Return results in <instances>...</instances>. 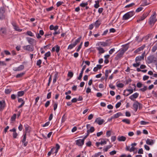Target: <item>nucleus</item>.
Here are the masks:
<instances>
[{
  "label": "nucleus",
  "instance_id": "nucleus-51",
  "mask_svg": "<svg viewBox=\"0 0 157 157\" xmlns=\"http://www.w3.org/2000/svg\"><path fill=\"white\" fill-rule=\"evenodd\" d=\"M83 73V71H81V72L79 74V76L78 77V80H80L81 79Z\"/></svg>",
  "mask_w": 157,
  "mask_h": 157
},
{
  "label": "nucleus",
  "instance_id": "nucleus-50",
  "mask_svg": "<svg viewBox=\"0 0 157 157\" xmlns=\"http://www.w3.org/2000/svg\"><path fill=\"white\" fill-rule=\"evenodd\" d=\"M143 8L141 7H140L137 8L136 10V12H139L141 10H142L143 9Z\"/></svg>",
  "mask_w": 157,
  "mask_h": 157
},
{
  "label": "nucleus",
  "instance_id": "nucleus-5",
  "mask_svg": "<svg viewBox=\"0 0 157 157\" xmlns=\"http://www.w3.org/2000/svg\"><path fill=\"white\" fill-rule=\"evenodd\" d=\"M23 48L25 50L29 52H33L34 49L33 47L29 45L23 46Z\"/></svg>",
  "mask_w": 157,
  "mask_h": 157
},
{
  "label": "nucleus",
  "instance_id": "nucleus-28",
  "mask_svg": "<svg viewBox=\"0 0 157 157\" xmlns=\"http://www.w3.org/2000/svg\"><path fill=\"white\" fill-rule=\"evenodd\" d=\"M58 76L59 75L58 73L57 72H56V73H55L54 75V78L53 79V83H54L56 82L57 79L58 77Z\"/></svg>",
  "mask_w": 157,
  "mask_h": 157
},
{
  "label": "nucleus",
  "instance_id": "nucleus-46",
  "mask_svg": "<svg viewBox=\"0 0 157 157\" xmlns=\"http://www.w3.org/2000/svg\"><path fill=\"white\" fill-rule=\"evenodd\" d=\"M147 86H144V87L140 89L139 90L140 91H141L142 92H144L147 90Z\"/></svg>",
  "mask_w": 157,
  "mask_h": 157
},
{
  "label": "nucleus",
  "instance_id": "nucleus-16",
  "mask_svg": "<svg viewBox=\"0 0 157 157\" xmlns=\"http://www.w3.org/2000/svg\"><path fill=\"white\" fill-rule=\"evenodd\" d=\"M59 50L60 47L58 45H56L52 48L51 51L52 52H53L56 51L58 53L59 52Z\"/></svg>",
  "mask_w": 157,
  "mask_h": 157
},
{
  "label": "nucleus",
  "instance_id": "nucleus-35",
  "mask_svg": "<svg viewBox=\"0 0 157 157\" xmlns=\"http://www.w3.org/2000/svg\"><path fill=\"white\" fill-rule=\"evenodd\" d=\"M95 2V4L94 5V7L95 8H98L99 7V2L98 0L96 1Z\"/></svg>",
  "mask_w": 157,
  "mask_h": 157
},
{
  "label": "nucleus",
  "instance_id": "nucleus-36",
  "mask_svg": "<svg viewBox=\"0 0 157 157\" xmlns=\"http://www.w3.org/2000/svg\"><path fill=\"white\" fill-rule=\"evenodd\" d=\"M149 4V3L147 2L146 0H143L142 1V3L141 5L142 6H145Z\"/></svg>",
  "mask_w": 157,
  "mask_h": 157
},
{
  "label": "nucleus",
  "instance_id": "nucleus-54",
  "mask_svg": "<svg viewBox=\"0 0 157 157\" xmlns=\"http://www.w3.org/2000/svg\"><path fill=\"white\" fill-rule=\"evenodd\" d=\"M116 153L117 151L115 150H114L113 151H112L110 152L109 154L110 155H112L116 154Z\"/></svg>",
  "mask_w": 157,
  "mask_h": 157
},
{
  "label": "nucleus",
  "instance_id": "nucleus-58",
  "mask_svg": "<svg viewBox=\"0 0 157 157\" xmlns=\"http://www.w3.org/2000/svg\"><path fill=\"white\" fill-rule=\"evenodd\" d=\"M24 74V73H22L20 74H18L16 75V77L17 78H20Z\"/></svg>",
  "mask_w": 157,
  "mask_h": 157
},
{
  "label": "nucleus",
  "instance_id": "nucleus-59",
  "mask_svg": "<svg viewBox=\"0 0 157 157\" xmlns=\"http://www.w3.org/2000/svg\"><path fill=\"white\" fill-rule=\"evenodd\" d=\"M82 42L80 43V44L79 45L78 47V48H77V49L76 50L77 52H79V51L80 50V49L82 48Z\"/></svg>",
  "mask_w": 157,
  "mask_h": 157
},
{
  "label": "nucleus",
  "instance_id": "nucleus-4",
  "mask_svg": "<svg viewBox=\"0 0 157 157\" xmlns=\"http://www.w3.org/2000/svg\"><path fill=\"white\" fill-rule=\"evenodd\" d=\"M133 107L134 111L136 112L137 110L138 107L139 109L142 108V105L137 101H136L133 104Z\"/></svg>",
  "mask_w": 157,
  "mask_h": 157
},
{
  "label": "nucleus",
  "instance_id": "nucleus-42",
  "mask_svg": "<svg viewBox=\"0 0 157 157\" xmlns=\"http://www.w3.org/2000/svg\"><path fill=\"white\" fill-rule=\"evenodd\" d=\"M101 145H103L106 144L107 143L106 141L104 139H102L101 140L100 142Z\"/></svg>",
  "mask_w": 157,
  "mask_h": 157
},
{
  "label": "nucleus",
  "instance_id": "nucleus-38",
  "mask_svg": "<svg viewBox=\"0 0 157 157\" xmlns=\"http://www.w3.org/2000/svg\"><path fill=\"white\" fill-rule=\"evenodd\" d=\"M157 49V43L153 46L152 49V52H155Z\"/></svg>",
  "mask_w": 157,
  "mask_h": 157
},
{
  "label": "nucleus",
  "instance_id": "nucleus-39",
  "mask_svg": "<svg viewBox=\"0 0 157 157\" xmlns=\"http://www.w3.org/2000/svg\"><path fill=\"white\" fill-rule=\"evenodd\" d=\"M111 70H106L105 71V76L106 78H107L109 73L111 72Z\"/></svg>",
  "mask_w": 157,
  "mask_h": 157
},
{
  "label": "nucleus",
  "instance_id": "nucleus-10",
  "mask_svg": "<svg viewBox=\"0 0 157 157\" xmlns=\"http://www.w3.org/2000/svg\"><path fill=\"white\" fill-rule=\"evenodd\" d=\"M124 53V51H122L120 50L119 51V52L117 54L115 57V60H118L121 59Z\"/></svg>",
  "mask_w": 157,
  "mask_h": 157
},
{
  "label": "nucleus",
  "instance_id": "nucleus-7",
  "mask_svg": "<svg viewBox=\"0 0 157 157\" xmlns=\"http://www.w3.org/2000/svg\"><path fill=\"white\" fill-rule=\"evenodd\" d=\"M149 13L148 12L144 13L143 15L137 20V21L139 22L140 21H143L147 16Z\"/></svg>",
  "mask_w": 157,
  "mask_h": 157
},
{
  "label": "nucleus",
  "instance_id": "nucleus-31",
  "mask_svg": "<svg viewBox=\"0 0 157 157\" xmlns=\"http://www.w3.org/2000/svg\"><path fill=\"white\" fill-rule=\"evenodd\" d=\"M121 116H122V114L120 112H118L114 114L113 116L114 118H116Z\"/></svg>",
  "mask_w": 157,
  "mask_h": 157
},
{
  "label": "nucleus",
  "instance_id": "nucleus-23",
  "mask_svg": "<svg viewBox=\"0 0 157 157\" xmlns=\"http://www.w3.org/2000/svg\"><path fill=\"white\" fill-rule=\"evenodd\" d=\"M101 23V21L100 20H97L94 24V26L96 28H98Z\"/></svg>",
  "mask_w": 157,
  "mask_h": 157
},
{
  "label": "nucleus",
  "instance_id": "nucleus-30",
  "mask_svg": "<svg viewBox=\"0 0 157 157\" xmlns=\"http://www.w3.org/2000/svg\"><path fill=\"white\" fill-rule=\"evenodd\" d=\"M94 127L92 126L90 127V128L87 130V133L88 134H89L90 133L93 132L94 131Z\"/></svg>",
  "mask_w": 157,
  "mask_h": 157
},
{
  "label": "nucleus",
  "instance_id": "nucleus-14",
  "mask_svg": "<svg viewBox=\"0 0 157 157\" xmlns=\"http://www.w3.org/2000/svg\"><path fill=\"white\" fill-rule=\"evenodd\" d=\"M12 25L14 29L18 32H21L22 31V29H20L19 27L16 25V24L13 22L12 23Z\"/></svg>",
  "mask_w": 157,
  "mask_h": 157
},
{
  "label": "nucleus",
  "instance_id": "nucleus-33",
  "mask_svg": "<svg viewBox=\"0 0 157 157\" xmlns=\"http://www.w3.org/2000/svg\"><path fill=\"white\" fill-rule=\"evenodd\" d=\"M51 55V52L50 51H48L45 53L44 54V59L45 60H46L47 58L50 56Z\"/></svg>",
  "mask_w": 157,
  "mask_h": 157
},
{
  "label": "nucleus",
  "instance_id": "nucleus-44",
  "mask_svg": "<svg viewBox=\"0 0 157 157\" xmlns=\"http://www.w3.org/2000/svg\"><path fill=\"white\" fill-rule=\"evenodd\" d=\"M88 3L87 2H85V3H82L80 4V6L82 7H84L85 6H87L88 5Z\"/></svg>",
  "mask_w": 157,
  "mask_h": 157
},
{
  "label": "nucleus",
  "instance_id": "nucleus-43",
  "mask_svg": "<svg viewBox=\"0 0 157 157\" xmlns=\"http://www.w3.org/2000/svg\"><path fill=\"white\" fill-rule=\"evenodd\" d=\"M122 121L125 123L127 124H129L130 123V121L129 120L127 119H124L122 120Z\"/></svg>",
  "mask_w": 157,
  "mask_h": 157
},
{
  "label": "nucleus",
  "instance_id": "nucleus-8",
  "mask_svg": "<svg viewBox=\"0 0 157 157\" xmlns=\"http://www.w3.org/2000/svg\"><path fill=\"white\" fill-rule=\"evenodd\" d=\"M139 95V93L137 92H136L130 96L129 97V98L131 100L134 101L138 97Z\"/></svg>",
  "mask_w": 157,
  "mask_h": 157
},
{
  "label": "nucleus",
  "instance_id": "nucleus-64",
  "mask_svg": "<svg viewBox=\"0 0 157 157\" xmlns=\"http://www.w3.org/2000/svg\"><path fill=\"white\" fill-rule=\"evenodd\" d=\"M115 50L114 48L111 49L109 51V53L110 55L112 54L115 51Z\"/></svg>",
  "mask_w": 157,
  "mask_h": 157
},
{
  "label": "nucleus",
  "instance_id": "nucleus-13",
  "mask_svg": "<svg viewBox=\"0 0 157 157\" xmlns=\"http://www.w3.org/2000/svg\"><path fill=\"white\" fill-rule=\"evenodd\" d=\"M104 120L101 119L100 117H98L95 119V122L97 123L99 125H101L104 122Z\"/></svg>",
  "mask_w": 157,
  "mask_h": 157
},
{
  "label": "nucleus",
  "instance_id": "nucleus-56",
  "mask_svg": "<svg viewBox=\"0 0 157 157\" xmlns=\"http://www.w3.org/2000/svg\"><path fill=\"white\" fill-rule=\"evenodd\" d=\"M42 63V61L41 59H39L38 60H37L36 62V65L37 66H40V65Z\"/></svg>",
  "mask_w": 157,
  "mask_h": 157
},
{
  "label": "nucleus",
  "instance_id": "nucleus-1",
  "mask_svg": "<svg viewBox=\"0 0 157 157\" xmlns=\"http://www.w3.org/2000/svg\"><path fill=\"white\" fill-rule=\"evenodd\" d=\"M137 144L135 143H132L130 146H126L125 147V150L127 151H129L130 152L134 151L136 150L137 149L135 147L136 145Z\"/></svg>",
  "mask_w": 157,
  "mask_h": 157
},
{
  "label": "nucleus",
  "instance_id": "nucleus-52",
  "mask_svg": "<svg viewBox=\"0 0 157 157\" xmlns=\"http://www.w3.org/2000/svg\"><path fill=\"white\" fill-rule=\"evenodd\" d=\"M63 2L61 1H59L57 2L56 3V5L57 7H59L60 5H62L63 4Z\"/></svg>",
  "mask_w": 157,
  "mask_h": 157
},
{
  "label": "nucleus",
  "instance_id": "nucleus-11",
  "mask_svg": "<svg viewBox=\"0 0 157 157\" xmlns=\"http://www.w3.org/2000/svg\"><path fill=\"white\" fill-rule=\"evenodd\" d=\"M108 45V43L107 42L100 41L98 42L96 44V46H100L101 47H105Z\"/></svg>",
  "mask_w": 157,
  "mask_h": 157
},
{
  "label": "nucleus",
  "instance_id": "nucleus-48",
  "mask_svg": "<svg viewBox=\"0 0 157 157\" xmlns=\"http://www.w3.org/2000/svg\"><path fill=\"white\" fill-rule=\"evenodd\" d=\"M16 114H14L12 116L11 118V119L12 121H15L16 118Z\"/></svg>",
  "mask_w": 157,
  "mask_h": 157
},
{
  "label": "nucleus",
  "instance_id": "nucleus-6",
  "mask_svg": "<svg viewBox=\"0 0 157 157\" xmlns=\"http://www.w3.org/2000/svg\"><path fill=\"white\" fill-rule=\"evenodd\" d=\"M96 48L98 51V54L100 55L104 53L105 51L104 48L100 46H96Z\"/></svg>",
  "mask_w": 157,
  "mask_h": 157
},
{
  "label": "nucleus",
  "instance_id": "nucleus-60",
  "mask_svg": "<svg viewBox=\"0 0 157 157\" xmlns=\"http://www.w3.org/2000/svg\"><path fill=\"white\" fill-rule=\"evenodd\" d=\"M136 63H133V66L134 67H137L139 66L140 65V62H136Z\"/></svg>",
  "mask_w": 157,
  "mask_h": 157
},
{
  "label": "nucleus",
  "instance_id": "nucleus-15",
  "mask_svg": "<svg viewBox=\"0 0 157 157\" xmlns=\"http://www.w3.org/2000/svg\"><path fill=\"white\" fill-rule=\"evenodd\" d=\"M76 144L79 146H82L84 144V140L78 139L76 141Z\"/></svg>",
  "mask_w": 157,
  "mask_h": 157
},
{
  "label": "nucleus",
  "instance_id": "nucleus-61",
  "mask_svg": "<svg viewBox=\"0 0 157 157\" xmlns=\"http://www.w3.org/2000/svg\"><path fill=\"white\" fill-rule=\"evenodd\" d=\"M11 90L10 89H6L5 90V94H9L11 92Z\"/></svg>",
  "mask_w": 157,
  "mask_h": 157
},
{
  "label": "nucleus",
  "instance_id": "nucleus-20",
  "mask_svg": "<svg viewBox=\"0 0 157 157\" xmlns=\"http://www.w3.org/2000/svg\"><path fill=\"white\" fill-rule=\"evenodd\" d=\"M10 132H13V137L14 138H17V137L18 136V134L16 132V129L14 128H12V129H10Z\"/></svg>",
  "mask_w": 157,
  "mask_h": 157
},
{
  "label": "nucleus",
  "instance_id": "nucleus-3",
  "mask_svg": "<svg viewBox=\"0 0 157 157\" xmlns=\"http://www.w3.org/2000/svg\"><path fill=\"white\" fill-rule=\"evenodd\" d=\"M157 19L155 13H154L150 17L149 19V23L151 25H153L156 21Z\"/></svg>",
  "mask_w": 157,
  "mask_h": 157
},
{
  "label": "nucleus",
  "instance_id": "nucleus-27",
  "mask_svg": "<svg viewBox=\"0 0 157 157\" xmlns=\"http://www.w3.org/2000/svg\"><path fill=\"white\" fill-rule=\"evenodd\" d=\"M25 34L26 35L29 36L31 37H34V34L30 31H27L25 33Z\"/></svg>",
  "mask_w": 157,
  "mask_h": 157
},
{
  "label": "nucleus",
  "instance_id": "nucleus-17",
  "mask_svg": "<svg viewBox=\"0 0 157 157\" xmlns=\"http://www.w3.org/2000/svg\"><path fill=\"white\" fill-rule=\"evenodd\" d=\"M26 39L28 43L30 44H32L34 43H36V41L33 38L28 37L26 38Z\"/></svg>",
  "mask_w": 157,
  "mask_h": 157
},
{
  "label": "nucleus",
  "instance_id": "nucleus-49",
  "mask_svg": "<svg viewBox=\"0 0 157 157\" xmlns=\"http://www.w3.org/2000/svg\"><path fill=\"white\" fill-rule=\"evenodd\" d=\"M135 5V4L134 3H132L130 4H129L128 5L126 6L125 7V8H129L130 7H132V6Z\"/></svg>",
  "mask_w": 157,
  "mask_h": 157
},
{
  "label": "nucleus",
  "instance_id": "nucleus-55",
  "mask_svg": "<svg viewBox=\"0 0 157 157\" xmlns=\"http://www.w3.org/2000/svg\"><path fill=\"white\" fill-rule=\"evenodd\" d=\"M24 127L25 128L26 132H27L28 131L29 126L27 124L24 125Z\"/></svg>",
  "mask_w": 157,
  "mask_h": 157
},
{
  "label": "nucleus",
  "instance_id": "nucleus-53",
  "mask_svg": "<svg viewBox=\"0 0 157 157\" xmlns=\"http://www.w3.org/2000/svg\"><path fill=\"white\" fill-rule=\"evenodd\" d=\"M117 86L118 87L122 88L124 86V84L122 83L117 84Z\"/></svg>",
  "mask_w": 157,
  "mask_h": 157
},
{
  "label": "nucleus",
  "instance_id": "nucleus-40",
  "mask_svg": "<svg viewBox=\"0 0 157 157\" xmlns=\"http://www.w3.org/2000/svg\"><path fill=\"white\" fill-rule=\"evenodd\" d=\"M55 149V148L54 147H53L52 148L51 151L48 152V156H50L52 153L53 154L54 150Z\"/></svg>",
  "mask_w": 157,
  "mask_h": 157
},
{
  "label": "nucleus",
  "instance_id": "nucleus-37",
  "mask_svg": "<svg viewBox=\"0 0 157 157\" xmlns=\"http://www.w3.org/2000/svg\"><path fill=\"white\" fill-rule=\"evenodd\" d=\"M81 38L82 37L81 36H80L79 37H78L76 40L73 43V44L76 46L77 44L80 42V40H81Z\"/></svg>",
  "mask_w": 157,
  "mask_h": 157
},
{
  "label": "nucleus",
  "instance_id": "nucleus-41",
  "mask_svg": "<svg viewBox=\"0 0 157 157\" xmlns=\"http://www.w3.org/2000/svg\"><path fill=\"white\" fill-rule=\"evenodd\" d=\"M24 94V92L23 91H19L17 92V96L18 97L22 96Z\"/></svg>",
  "mask_w": 157,
  "mask_h": 157
},
{
  "label": "nucleus",
  "instance_id": "nucleus-24",
  "mask_svg": "<svg viewBox=\"0 0 157 157\" xmlns=\"http://www.w3.org/2000/svg\"><path fill=\"white\" fill-rule=\"evenodd\" d=\"M145 47V46L144 45H142L141 47L138 48L136 50L134 51V52L137 53L141 51H142L144 48Z\"/></svg>",
  "mask_w": 157,
  "mask_h": 157
},
{
  "label": "nucleus",
  "instance_id": "nucleus-57",
  "mask_svg": "<svg viewBox=\"0 0 157 157\" xmlns=\"http://www.w3.org/2000/svg\"><path fill=\"white\" fill-rule=\"evenodd\" d=\"M67 75L68 77L71 78L73 76V73L72 72H69L68 73Z\"/></svg>",
  "mask_w": 157,
  "mask_h": 157
},
{
  "label": "nucleus",
  "instance_id": "nucleus-2",
  "mask_svg": "<svg viewBox=\"0 0 157 157\" xmlns=\"http://www.w3.org/2000/svg\"><path fill=\"white\" fill-rule=\"evenodd\" d=\"M134 14L135 13L133 11L128 12L123 16L122 19L124 20H128L132 17L134 15Z\"/></svg>",
  "mask_w": 157,
  "mask_h": 157
},
{
  "label": "nucleus",
  "instance_id": "nucleus-25",
  "mask_svg": "<svg viewBox=\"0 0 157 157\" xmlns=\"http://www.w3.org/2000/svg\"><path fill=\"white\" fill-rule=\"evenodd\" d=\"M4 10H0V19H3L5 18V16L4 15Z\"/></svg>",
  "mask_w": 157,
  "mask_h": 157
},
{
  "label": "nucleus",
  "instance_id": "nucleus-34",
  "mask_svg": "<svg viewBox=\"0 0 157 157\" xmlns=\"http://www.w3.org/2000/svg\"><path fill=\"white\" fill-rule=\"evenodd\" d=\"M123 48L121 50L122 51H123L124 52H124L128 50V45L126 44L125 45H123Z\"/></svg>",
  "mask_w": 157,
  "mask_h": 157
},
{
  "label": "nucleus",
  "instance_id": "nucleus-21",
  "mask_svg": "<svg viewBox=\"0 0 157 157\" xmlns=\"http://www.w3.org/2000/svg\"><path fill=\"white\" fill-rule=\"evenodd\" d=\"M117 139L119 141H124L126 138L124 136H118Z\"/></svg>",
  "mask_w": 157,
  "mask_h": 157
},
{
  "label": "nucleus",
  "instance_id": "nucleus-12",
  "mask_svg": "<svg viewBox=\"0 0 157 157\" xmlns=\"http://www.w3.org/2000/svg\"><path fill=\"white\" fill-rule=\"evenodd\" d=\"M155 142V140L147 138L146 141V143L147 145L152 146L153 145Z\"/></svg>",
  "mask_w": 157,
  "mask_h": 157
},
{
  "label": "nucleus",
  "instance_id": "nucleus-63",
  "mask_svg": "<svg viewBox=\"0 0 157 157\" xmlns=\"http://www.w3.org/2000/svg\"><path fill=\"white\" fill-rule=\"evenodd\" d=\"M111 134V131H107L106 133V135L107 137H109Z\"/></svg>",
  "mask_w": 157,
  "mask_h": 157
},
{
  "label": "nucleus",
  "instance_id": "nucleus-26",
  "mask_svg": "<svg viewBox=\"0 0 157 157\" xmlns=\"http://www.w3.org/2000/svg\"><path fill=\"white\" fill-rule=\"evenodd\" d=\"M144 59V56L142 55L141 56H139L136 57L135 59V61L136 62H137L138 61H141L143 59Z\"/></svg>",
  "mask_w": 157,
  "mask_h": 157
},
{
  "label": "nucleus",
  "instance_id": "nucleus-29",
  "mask_svg": "<svg viewBox=\"0 0 157 157\" xmlns=\"http://www.w3.org/2000/svg\"><path fill=\"white\" fill-rule=\"evenodd\" d=\"M101 68V65H97V66L94 67L93 69V71L94 72H96L98 70L100 69Z\"/></svg>",
  "mask_w": 157,
  "mask_h": 157
},
{
  "label": "nucleus",
  "instance_id": "nucleus-32",
  "mask_svg": "<svg viewBox=\"0 0 157 157\" xmlns=\"http://www.w3.org/2000/svg\"><path fill=\"white\" fill-rule=\"evenodd\" d=\"M112 147V145H109L106 146V147H104L103 149V151L104 152L107 151L108 150Z\"/></svg>",
  "mask_w": 157,
  "mask_h": 157
},
{
  "label": "nucleus",
  "instance_id": "nucleus-18",
  "mask_svg": "<svg viewBox=\"0 0 157 157\" xmlns=\"http://www.w3.org/2000/svg\"><path fill=\"white\" fill-rule=\"evenodd\" d=\"M6 106V103L4 101H0V110L2 111Z\"/></svg>",
  "mask_w": 157,
  "mask_h": 157
},
{
  "label": "nucleus",
  "instance_id": "nucleus-9",
  "mask_svg": "<svg viewBox=\"0 0 157 157\" xmlns=\"http://www.w3.org/2000/svg\"><path fill=\"white\" fill-rule=\"evenodd\" d=\"M133 92V89L132 88L129 89H126L124 90V93L125 96H127L130 94H132Z\"/></svg>",
  "mask_w": 157,
  "mask_h": 157
},
{
  "label": "nucleus",
  "instance_id": "nucleus-45",
  "mask_svg": "<svg viewBox=\"0 0 157 157\" xmlns=\"http://www.w3.org/2000/svg\"><path fill=\"white\" fill-rule=\"evenodd\" d=\"M140 124L141 125H145L149 124L148 122H146L143 121H142L140 122Z\"/></svg>",
  "mask_w": 157,
  "mask_h": 157
},
{
  "label": "nucleus",
  "instance_id": "nucleus-62",
  "mask_svg": "<svg viewBox=\"0 0 157 157\" xmlns=\"http://www.w3.org/2000/svg\"><path fill=\"white\" fill-rule=\"evenodd\" d=\"M116 140V136H112L111 137V140L112 142H114Z\"/></svg>",
  "mask_w": 157,
  "mask_h": 157
},
{
  "label": "nucleus",
  "instance_id": "nucleus-47",
  "mask_svg": "<svg viewBox=\"0 0 157 157\" xmlns=\"http://www.w3.org/2000/svg\"><path fill=\"white\" fill-rule=\"evenodd\" d=\"M75 46V45L73 43V44H70L68 46V49H71Z\"/></svg>",
  "mask_w": 157,
  "mask_h": 157
},
{
  "label": "nucleus",
  "instance_id": "nucleus-22",
  "mask_svg": "<svg viewBox=\"0 0 157 157\" xmlns=\"http://www.w3.org/2000/svg\"><path fill=\"white\" fill-rule=\"evenodd\" d=\"M59 28V26L56 25L55 26L53 25H51L49 26V29L50 30H54L55 31H56Z\"/></svg>",
  "mask_w": 157,
  "mask_h": 157
},
{
  "label": "nucleus",
  "instance_id": "nucleus-19",
  "mask_svg": "<svg viewBox=\"0 0 157 157\" xmlns=\"http://www.w3.org/2000/svg\"><path fill=\"white\" fill-rule=\"evenodd\" d=\"M24 68V66L22 65H20L18 67H15L13 68V70L15 71H20L23 69Z\"/></svg>",
  "mask_w": 157,
  "mask_h": 157
}]
</instances>
